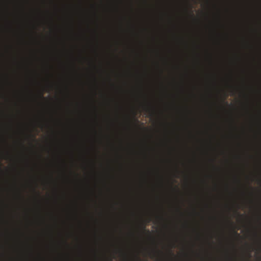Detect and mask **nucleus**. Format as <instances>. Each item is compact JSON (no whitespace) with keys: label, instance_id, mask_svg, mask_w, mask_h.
<instances>
[{"label":"nucleus","instance_id":"423d86ee","mask_svg":"<svg viewBox=\"0 0 261 261\" xmlns=\"http://www.w3.org/2000/svg\"><path fill=\"white\" fill-rule=\"evenodd\" d=\"M142 250H143L144 254L145 256H146L147 255H149L151 257H152L153 256H154V254H153V252L152 251H148V250L147 249V248L143 247Z\"/></svg>","mask_w":261,"mask_h":261},{"label":"nucleus","instance_id":"0eeeda50","mask_svg":"<svg viewBox=\"0 0 261 261\" xmlns=\"http://www.w3.org/2000/svg\"><path fill=\"white\" fill-rule=\"evenodd\" d=\"M145 41L143 40L142 41V45L143 46V49H144L145 47H146V45H145Z\"/></svg>","mask_w":261,"mask_h":261},{"label":"nucleus","instance_id":"20e7f679","mask_svg":"<svg viewBox=\"0 0 261 261\" xmlns=\"http://www.w3.org/2000/svg\"><path fill=\"white\" fill-rule=\"evenodd\" d=\"M150 148L148 146L147 141L145 140L143 142L142 146V155L143 160V165H146V163L149 159V151Z\"/></svg>","mask_w":261,"mask_h":261},{"label":"nucleus","instance_id":"f03ea898","mask_svg":"<svg viewBox=\"0 0 261 261\" xmlns=\"http://www.w3.org/2000/svg\"><path fill=\"white\" fill-rule=\"evenodd\" d=\"M142 222L143 223V231H147V233L149 236V238H150V232L149 230H146L145 228L146 224L148 223H149L151 219V213L149 210V207L148 206V205L146 203V202L143 200V202L142 204Z\"/></svg>","mask_w":261,"mask_h":261},{"label":"nucleus","instance_id":"f257e3e1","mask_svg":"<svg viewBox=\"0 0 261 261\" xmlns=\"http://www.w3.org/2000/svg\"><path fill=\"white\" fill-rule=\"evenodd\" d=\"M148 57L143 53L142 71L141 73V100L140 107L142 111L149 115H152L154 112V108L150 101L148 93L146 91V86L149 77L148 66L147 64Z\"/></svg>","mask_w":261,"mask_h":261},{"label":"nucleus","instance_id":"39448f33","mask_svg":"<svg viewBox=\"0 0 261 261\" xmlns=\"http://www.w3.org/2000/svg\"><path fill=\"white\" fill-rule=\"evenodd\" d=\"M148 171L143 170L141 173V187L143 192H145L147 187L149 184Z\"/></svg>","mask_w":261,"mask_h":261},{"label":"nucleus","instance_id":"7ed1b4c3","mask_svg":"<svg viewBox=\"0 0 261 261\" xmlns=\"http://www.w3.org/2000/svg\"><path fill=\"white\" fill-rule=\"evenodd\" d=\"M143 4V24L142 27V33L143 37H146L149 32V29L147 26V12L149 8L148 0H142Z\"/></svg>","mask_w":261,"mask_h":261}]
</instances>
